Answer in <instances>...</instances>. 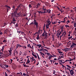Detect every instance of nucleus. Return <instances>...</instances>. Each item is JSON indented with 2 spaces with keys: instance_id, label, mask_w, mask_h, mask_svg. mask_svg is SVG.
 I'll use <instances>...</instances> for the list:
<instances>
[{
  "instance_id": "nucleus-51",
  "label": "nucleus",
  "mask_w": 76,
  "mask_h": 76,
  "mask_svg": "<svg viewBox=\"0 0 76 76\" xmlns=\"http://www.w3.org/2000/svg\"><path fill=\"white\" fill-rule=\"evenodd\" d=\"M10 61H11V63H12V61H13V59H10Z\"/></svg>"
},
{
  "instance_id": "nucleus-9",
  "label": "nucleus",
  "mask_w": 76,
  "mask_h": 76,
  "mask_svg": "<svg viewBox=\"0 0 76 76\" xmlns=\"http://www.w3.org/2000/svg\"><path fill=\"white\" fill-rule=\"evenodd\" d=\"M22 6V4H20V5L18 7V8H19V7H21Z\"/></svg>"
},
{
  "instance_id": "nucleus-20",
  "label": "nucleus",
  "mask_w": 76,
  "mask_h": 76,
  "mask_svg": "<svg viewBox=\"0 0 76 76\" xmlns=\"http://www.w3.org/2000/svg\"><path fill=\"white\" fill-rule=\"evenodd\" d=\"M47 23H50V18H49L48 20H47Z\"/></svg>"
},
{
  "instance_id": "nucleus-2",
  "label": "nucleus",
  "mask_w": 76,
  "mask_h": 76,
  "mask_svg": "<svg viewBox=\"0 0 76 76\" xmlns=\"http://www.w3.org/2000/svg\"><path fill=\"white\" fill-rule=\"evenodd\" d=\"M3 7H5L7 8V12H8L9 10V9H10V7L9 6H8L7 5H5V6H3Z\"/></svg>"
},
{
  "instance_id": "nucleus-5",
  "label": "nucleus",
  "mask_w": 76,
  "mask_h": 76,
  "mask_svg": "<svg viewBox=\"0 0 76 76\" xmlns=\"http://www.w3.org/2000/svg\"><path fill=\"white\" fill-rule=\"evenodd\" d=\"M4 46H3V48H2V49L1 50H0V54H2V53H3V50H4Z\"/></svg>"
},
{
  "instance_id": "nucleus-30",
  "label": "nucleus",
  "mask_w": 76,
  "mask_h": 76,
  "mask_svg": "<svg viewBox=\"0 0 76 76\" xmlns=\"http://www.w3.org/2000/svg\"><path fill=\"white\" fill-rule=\"evenodd\" d=\"M65 26L66 27V28H67V27H69V26L68 25H66Z\"/></svg>"
},
{
  "instance_id": "nucleus-24",
  "label": "nucleus",
  "mask_w": 76,
  "mask_h": 76,
  "mask_svg": "<svg viewBox=\"0 0 76 76\" xmlns=\"http://www.w3.org/2000/svg\"><path fill=\"white\" fill-rule=\"evenodd\" d=\"M66 66H67V67H69V69H70V68H72V67H71L70 66H69V65H67Z\"/></svg>"
},
{
  "instance_id": "nucleus-33",
  "label": "nucleus",
  "mask_w": 76,
  "mask_h": 76,
  "mask_svg": "<svg viewBox=\"0 0 76 76\" xmlns=\"http://www.w3.org/2000/svg\"><path fill=\"white\" fill-rule=\"evenodd\" d=\"M51 58H52L51 57V56H50L48 58L49 60H50V59H51Z\"/></svg>"
},
{
  "instance_id": "nucleus-27",
  "label": "nucleus",
  "mask_w": 76,
  "mask_h": 76,
  "mask_svg": "<svg viewBox=\"0 0 76 76\" xmlns=\"http://www.w3.org/2000/svg\"><path fill=\"white\" fill-rule=\"evenodd\" d=\"M21 33V34H22V35H23V34H25V32H22V31Z\"/></svg>"
},
{
  "instance_id": "nucleus-34",
  "label": "nucleus",
  "mask_w": 76,
  "mask_h": 76,
  "mask_svg": "<svg viewBox=\"0 0 76 76\" xmlns=\"http://www.w3.org/2000/svg\"><path fill=\"white\" fill-rule=\"evenodd\" d=\"M14 13L15 14H16V13H17V11H15H15L14 12Z\"/></svg>"
},
{
  "instance_id": "nucleus-60",
  "label": "nucleus",
  "mask_w": 76,
  "mask_h": 76,
  "mask_svg": "<svg viewBox=\"0 0 76 76\" xmlns=\"http://www.w3.org/2000/svg\"><path fill=\"white\" fill-rule=\"evenodd\" d=\"M54 72H53V74H55V70H54Z\"/></svg>"
},
{
  "instance_id": "nucleus-10",
  "label": "nucleus",
  "mask_w": 76,
  "mask_h": 76,
  "mask_svg": "<svg viewBox=\"0 0 76 76\" xmlns=\"http://www.w3.org/2000/svg\"><path fill=\"white\" fill-rule=\"evenodd\" d=\"M12 22H15L16 21V20H15V18L14 17L12 19Z\"/></svg>"
},
{
  "instance_id": "nucleus-35",
  "label": "nucleus",
  "mask_w": 76,
  "mask_h": 76,
  "mask_svg": "<svg viewBox=\"0 0 76 76\" xmlns=\"http://www.w3.org/2000/svg\"><path fill=\"white\" fill-rule=\"evenodd\" d=\"M47 13V11H44L43 12V13Z\"/></svg>"
},
{
  "instance_id": "nucleus-21",
  "label": "nucleus",
  "mask_w": 76,
  "mask_h": 76,
  "mask_svg": "<svg viewBox=\"0 0 76 76\" xmlns=\"http://www.w3.org/2000/svg\"><path fill=\"white\" fill-rule=\"evenodd\" d=\"M43 47H44L46 49H47V50H49V48H48V47H45V46H42Z\"/></svg>"
},
{
  "instance_id": "nucleus-55",
  "label": "nucleus",
  "mask_w": 76,
  "mask_h": 76,
  "mask_svg": "<svg viewBox=\"0 0 76 76\" xmlns=\"http://www.w3.org/2000/svg\"><path fill=\"white\" fill-rule=\"evenodd\" d=\"M23 75H24V76H26V74L24 73L23 74Z\"/></svg>"
},
{
  "instance_id": "nucleus-15",
  "label": "nucleus",
  "mask_w": 76,
  "mask_h": 76,
  "mask_svg": "<svg viewBox=\"0 0 76 76\" xmlns=\"http://www.w3.org/2000/svg\"><path fill=\"white\" fill-rule=\"evenodd\" d=\"M58 52L59 53H60V54H62L63 53V52H61L59 49H58Z\"/></svg>"
},
{
  "instance_id": "nucleus-11",
  "label": "nucleus",
  "mask_w": 76,
  "mask_h": 76,
  "mask_svg": "<svg viewBox=\"0 0 76 76\" xmlns=\"http://www.w3.org/2000/svg\"><path fill=\"white\" fill-rule=\"evenodd\" d=\"M28 47H29V48H31V49H32V48L31 47V45L30 44H28L27 45Z\"/></svg>"
},
{
  "instance_id": "nucleus-54",
  "label": "nucleus",
  "mask_w": 76,
  "mask_h": 76,
  "mask_svg": "<svg viewBox=\"0 0 76 76\" xmlns=\"http://www.w3.org/2000/svg\"><path fill=\"white\" fill-rule=\"evenodd\" d=\"M41 55L43 57V58H44V56L42 55V54H41Z\"/></svg>"
},
{
  "instance_id": "nucleus-62",
  "label": "nucleus",
  "mask_w": 76,
  "mask_h": 76,
  "mask_svg": "<svg viewBox=\"0 0 76 76\" xmlns=\"http://www.w3.org/2000/svg\"><path fill=\"white\" fill-rule=\"evenodd\" d=\"M67 22L68 23H70V21H69V20H68L67 21Z\"/></svg>"
},
{
  "instance_id": "nucleus-41",
  "label": "nucleus",
  "mask_w": 76,
  "mask_h": 76,
  "mask_svg": "<svg viewBox=\"0 0 76 76\" xmlns=\"http://www.w3.org/2000/svg\"><path fill=\"white\" fill-rule=\"evenodd\" d=\"M43 10H44V11H47V10L45 9H44V8H43Z\"/></svg>"
},
{
  "instance_id": "nucleus-29",
  "label": "nucleus",
  "mask_w": 76,
  "mask_h": 76,
  "mask_svg": "<svg viewBox=\"0 0 76 76\" xmlns=\"http://www.w3.org/2000/svg\"><path fill=\"white\" fill-rule=\"evenodd\" d=\"M19 8L18 7H17V8L16 10H15V11H16L17 12L18 10V9H19Z\"/></svg>"
},
{
  "instance_id": "nucleus-44",
  "label": "nucleus",
  "mask_w": 76,
  "mask_h": 76,
  "mask_svg": "<svg viewBox=\"0 0 76 76\" xmlns=\"http://www.w3.org/2000/svg\"><path fill=\"white\" fill-rule=\"evenodd\" d=\"M45 35V34L44 33H43L42 35L43 36V37H44V35Z\"/></svg>"
},
{
  "instance_id": "nucleus-17",
  "label": "nucleus",
  "mask_w": 76,
  "mask_h": 76,
  "mask_svg": "<svg viewBox=\"0 0 76 76\" xmlns=\"http://www.w3.org/2000/svg\"><path fill=\"white\" fill-rule=\"evenodd\" d=\"M37 47H41V46H42V45H37Z\"/></svg>"
},
{
  "instance_id": "nucleus-26",
  "label": "nucleus",
  "mask_w": 76,
  "mask_h": 76,
  "mask_svg": "<svg viewBox=\"0 0 76 76\" xmlns=\"http://www.w3.org/2000/svg\"><path fill=\"white\" fill-rule=\"evenodd\" d=\"M37 56L38 59H39V55H38V53H37Z\"/></svg>"
},
{
  "instance_id": "nucleus-47",
  "label": "nucleus",
  "mask_w": 76,
  "mask_h": 76,
  "mask_svg": "<svg viewBox=\"0 0 76 76\" xmlns=\"http://www.w3.org/2000/svg\"><path fill=\"white\" fill-rule=\"evenodd\" d=\"M37 12H38V13L39 14H40V13H41V11H37Z\"/></svg>"
},
{
  "instance_id": "nucleus-48",
  "label": "nucleus",
  "mask_w": 76,
  "mask_h": 76,
  "mask_svg": "<svg viewBox=\"0 0 76 76\" xmlns=\"http://www.w3.org/2000/svg\"><path fill=\"white\" fill-rule=\"evenodd\" d=\"M63 27H64V26H63L61 27V29H63Z\"/></svg>"
},
{
  "instance_id": "nucleus-31",
  "label": "nucleus",
  "mask_w": 76,
  "mask_h": 76,
  "mask_svg": "<svg viewBox=\"0 0 76 76\" xmlns=\"http://www.w3.org/2000/svg\"><path fill=\"white\" fill-rule=\"evenodd\" d=\"M45 37H47V34L46 33L45 34Z\"/></svg>"
},
{
  "instance_id": "nucleus-38",
  "label": "nucleus",
  "mask_w": 76,
  "mask_h": 76,
  "mask_svg": "<svg viewBox=\"0 0 76 76\" xmlns=\"http://www.w3.org/2000/svg\"><path fill=\"white\" fill-rule=\"evenodd\" d=\"M8 67H9V66H8L7 65H6V66H5V67L8 68Z\"/></svg>"
},
{
  "instance_id": "nucleus-8",
  "label": "nucleus",
  "mask_w": 76,
  "mask_h": 76,
  "mask_svg": "<svg viewBox=\"0 0 76 76\" xmlns=\"http://www.w3.org/2000/svg\"><path fill=\"white\" fill-rule=\"evenodd\" d=\"M34 53H32V56H34V57L36 58H37V56L34 55Z\"/></svg>"
},
{
  "instance_id": "nucleus-57",
  "label": "nucleus",
  "mask_w": 76,
  "mask_h": 76,
  "mask_svg": "<svg viewBox=\"0 0 76 76\" xmlns=\"http://www.w3.org/2000/svg\"><path fill=\"white\" fill-rule=\"evenodd\" d=\"M68 39H71V37H69L68 38Z\"/></svg>"
},
{
  "instance_id": "nucleus-43",
  "label": "nucleus",
  "mask_w": 76,
  "mask_h": 76,
  "mask_svg": "<svg viewBox=\"0 0 76 76\" xmlns=\"http://www.w3.org/2000/svg\"><path fill=\"white\" fill-rule=\"evenodd\" d=\"M5 76H7V73H6V72H5Z\"/></svg>"
},
{
  "instance_id": "nucleus-18",
  "label": "nucleus",
  "mask_w": 76,
  "mask_h": 76,
  "mask_svg": "<svg viewBox=\"0 0 76 76\" xmlns=\"http://www.w3.org/2000/svg\"><path fill=\"white\" fill-rule=\"evenodd\" d=\"M29 8L30 9H31V8L32 6L31 5V4H29Z\"/></svg>"
},
{
  "instance_id": "nucleus-37",
  "label": "nucleus",
  "mask_w": 76,
  "mask_h": 76,
  "mask_svg": "<svg viewBox=\"0 0 76 76\" xmlns=\"http://www.w3.org/2000/svg\"><path fill=\"white\" fill-rule=\"evenodd\" d=\"M16 27H18V23H16V24L15 25Z\"/></svg>"
},
{
  "instance_id": "nucleus-39",
  "label": "nucleus",
  "mask_w": 76,
  "mask_h": 76,
  "mask_svg": "<svg viewBox=\"0 0 76 76\" xmlns=\"http://www.w3.org/2000/svg\"><path fill=\"white\" fill-rule=\"evenodd\" d=\"M47 53V54L48 56L49 55H51L50 54V53Z\"/></svg>"
},
{
  "instance_id": "nucleus-61",
  "label": "nucleus",
  "mask_w": 76,
  "mask_h": 76,
  "mask_svg": "<svg viewBox=\"0 0 76 76\" xmlns=\"http://www.w3.org/2000/svg\"><path fill=\"white\" fill-rule=\"evenodd\" d=\"M74 25H75V26H76V23H74Z\"/></svg>"
},
{
  "instance_id": "nucleus-53",
  "label": "nucleus",
  "mask_w": 76,
  "mask_h": 76,
  "mask_svg": "<svg viewBox=\"0 0 76 76\" xmlns=\"http://www.w3.org/2000/svg\"><path fill=\"white\" fill-rule=\"evenodd\" d=\"M30 62V61H27V63H29V62Z\"/></svg>"
},
{
  "instance_id": "nucleus-4",
  "label": "nucleus",
  "mask_w": 76,
  "mask_h": 76,
  "mask_svg": "<svg viewBox=\"0 0 76 76\" xmlns=\"http://www.w3.org/2000/svg\"><path fill=\"white\" fill-rule=\"evenodd\" d=\"M72 45H71L70 48L73 47L74 46H75V45H76V44H75V43L74 42H72Z\"/></svg>"
},
{
  "instance_id": "nucleus-7",
  "label": "nucleus",
  "mask_w": 76,
  "mask_h": 76,
  "mask_svg": "<svg viewBox=\"0 0 76 76\" xmlns=\"http://www.w3.org/2000/svg\"><path fill=\"white\" fill-rule=\"evenodd\" d=\"M51 10H50L48 9V10H47V13H51Z\"/></svg>"
},
{
  "instance_id": "nucleus-22",
  "label": "nucleus",
  "mask_w": 76,
  "mask_h": 76,
  "mask_svg": "<svg viewBox=\"0 0 76 76\" xmlns=\"http://www.w3.org/2000/svg\"><path fill=\"white\" fill-rule=\"evenodd\" d=\"M17 33H18L19 34H20V31H19V30H17Z\"/></svg>"
},
{
  "instance_id": "nucleus-3",
  "label": "nucleus",
  "mask_w": 76,
  "mask_h": 76,
  "mask_svg": "<svg viewBox=\"0 0 76 76\" xmlns=\"http://www.w3.org/2000/svg\"><path fill=\"white\" fill-rule=\"evenodd\" d=\"M70 74L71 76H73L74 74V71L73 70V69H71L70 71Z\"/></svg>"
},
{
  "instance_id": "nucleus-19",
  "label": "nucleus",
  "mask_w": 76,
  "mask_h": 76,
  "mask_svg": "<svg viewBox=\"0 0 76 76\" xmlns=\"http://www.w3.org/2000/svg\"><path fill=\"white\" fill-rule=\"evenodd\" d=\"M46 29H48V28H49V27H48L49 26L48 25V26L47 24L46 25Z\"/></svg>"
},
{
  "instance_id": "nucleus-42",
  "label": "nucleus",
  "mask_w": 76,
  "mask_h": 76,
  "mask_svg": "<svg viewBox=\"0 0 76 76\" xmlns=\"http://www.w3.org/2000/svg\"><path fill=\"white\" fill-rule=\"evenodd\" d=\"M44 51H47V52H48V51L47 50V49H43Z\"/></svg>"
},
{
  "instance_id": "nucleus-58",
  "label": "nucleus",
  "mask_w": 76,
  "mask_h": 76,
  "mask_svg": "<svg viewBox=\"0 0 76 76\" xmlns=\"http://www.w3.org/2000/svg\"><path fill=\"white\" fill-rule=\"evenodd\" d=\"M31 24L32 25V24H33V22H32L31 23H30V25H31Z\"/></svg>"
},
{
  "instance_id": "nucleus-14",
  "label": "nucleus",
  "mask_w": 76,
  "mask_h": 76,
  "mask_svg": "<svg viewBox=\"0 0 76 76\" xmlns=\"http://www.w3.org/2000/svg\"><path fill=\"white\" fill-rule=\"evenodd\" d=\"M30 59H31V60H31V61L32 62H33V61H34V60H35V59H33V58H31V57H30Z\"/></svg>"
},
{
  "instance_id": "nucleus-12",
  "label": "nucleus",
  "mask_w": 76,
  "mask_h": 76,
  "mask_svg": "<svg viewBox=\"0 0 76 76\" xmlns=\"http://www.w3.org/2000/svg\"><path fill=\"white\" fill-rule=\"evenodd\" d=\"M9 52L10 53L9 55H12V50H9Z\"/></svg>"
},
{
  "instance_id": "nucleus-36",
  "label": "nucleus",
  "mask_w": 76,
  "mask_h": 76,
  "mask_svg": "<svg viewBox=\"0 0 76 76\" xmlns=\"http://www.w3.org/2000/svg\"><path fill=\"white\" fill-rule=\"evenodd\" d=\"M7 72H8V73H10V70H8V69H7Z\"/></svg>"
},
{
  "instance_id": "nucleus-1",
  "label": "nucleus",
  "mask_w": 76,
  "mask_h": 76,
  "mask_svg": "<svg viewBox=\"0 0 76 76\" xmlns=\"http://www.w3.org/2000/svg\"><path fill=\"white\" fill-rule=\"evenodd\" d=\"M36 20H34V23L33 24L35 25L36 26V28H37V27L38 26V23L36 22Z\"/></svg>"
},
{
  "instance_id": "nucleus-46",
  "label": "nucleus",
  "mask_w": 76,
  "mask_h": 76,
  "mask_svg": "<svg viewBox=\"0 0 76 76\" xmlns=\"http://www.w3.org/2000/svg\"><path fill=\"white\" fill-rule=\"evenodd\" d=\"M23 66L24 67H26V65H25L24 64H23Z\"/></svg>"
},
{
  "instance_id": "nucleus-13",
  "label": "nucleus",
  "mask_w": 76,
  "mask_h": 76,
  "mask_svg": "<svg viewBox=\"0 0 76 76\" xmlns=\"http://www.w3.org/2000/svg\"><path fill=\"white\" fill-rule=\"evenodd\" d=\"M2 42H4V43L5 44L6 43V42H7V41L5 39H4V40Z\"/></svg>"
},
{
  "instance_id": "nucleus-6",
  "label": "nucleus",
  "mask_w": 76,
  "mask_h": 76,
  "mask_svg": "<svg viewBox=\"0 0 76 76\" xmlns=\"http://www.w3.org/2000/svg\"><path fill=\"white\" fill-rule=\"evenodd\" d=\"M40 6V4L39 3H38L37 5L35 7V8H36V9H38V7H39Z\"/></svg>"
},
{
  "instance_id": "nucleus-63",
  "label": "nucleus",
  "mask_w": 76,
  "mask_h": 76,
  "mask_svg": "<svg viewBox=\"0 0 76 76\" xmlns=\"http://www.w3.org/2000/svg\"><path fill=\"white\" fill-rule=\"evenodd\" d=\"M56 22H54L53 23V24H55V23H56Z\"/></svg>"
},
{
  "instance_id": "nucleus-32",
  "label": "nucleus",
  "mask_w": 76,
  "mask_h": 76,
  "mask_svg": "<svg viewBox=\"0 0 76 76\" xmlns=\"http://www.w3.org/2000/svg\"><path fill=\"white\" fill-rule=\"evenodd\" d=\"M51 22H50V23H48V24H47V25H48V26H49V25H50V24H51Z\"/></svg>"
},
{
  "instance_id": "nucleus-23",
  "label": "nucleus",
  "mask_w": 76,
  "mask_h": 76,
  "mask_svg": "<svg viewBox=\"0 0 76 76\" xmlns=\"http://www.w3.org/2000/svg\"><path fill=\"white\" fill-rule=\"evenodd\" d=\"M63 34H64V35H65L66 34V31H64V32Z\"/></svg>"
},
{
  "instance_id": "nucleus-16",
  "label": "nucleus",
  "mask_w": 76,
  "mask_h": 76,
  "mask_svg": "<svg viewBox=\"0 0 76 76\" xmlns=\"http://www.w3.org/2000/svg\"><path fill=\"white\" fill-rule=\"evenodd\" d=\"M39 34H38L37 35V37H36L37 39H39Z\"/></svg>"
},
{
  "instance_id": "nucleus-59",
  "label": "nucleus",
  "mask_w": 76,
  "mask_h": 76,
  "mask_svg": "<svg viewBox=\"0 0 76 76\" xmlns=\"http://www.w3.org/2000/svg\"><path fill=\"white\" fill-rule=\"evenodd\" d=\"M58 64V63H55V64H56V65H57V64Z\"/></svg>"
},
{
  "instance_id": "nucleus-56",
  "label": "nucleus",
  "mask_w": 76,
  "mask_h": 76,
  "mask_svg": "<svg viewBox=\"0 0 76 76\" xmlns=\"http://www.w3.org/2000/svg\"><path fill=\"white\" fill-rule=\"evenodd\" d=\"M43 63H45V64H46V61H44L43 62Z\"/></svg>"
},
{
  "instance_id": "nucleus-52",
  "label": "nucleus",
  "mask_w": 76,
  "mask_h": 76,
  "mask_svg": "<svg viewBox=\"0 0 76 76\" xmlns=\"http://www.w3.org/2000/svg\"><path fill=\"white\" fill-rule=\"evenodd\" d=\"M58 10H59V11H60L61 12V9H60V8H58Z\"/></svg>"
},
{
  "instance_id": "nucleus-28",
  "label": "nucleus",
  "mask_w": 76,
  "mask_h": 76,
  "mask_svg": "<svg viewBox=\"0 0 76 76\" xmlns=\"http://www.w3.org/2000/svg\"><path fill=\"white\" fill-rule=\"evenodd\" d=\"M11 23H13V24H15V22H13L12 21H11Z\"/></svg>"
},
{
  "instance_id": "nucleus-45",
  "label": "nucleus",
  "mask_w": 76,
  "mask_h": 76,
  "mask_svg": "<svg viewBox=\"0 0 76 76\" xmlns=\"http://www.w3.org/2000/svg\"><path fill=\"white\" fill-rule=\"evenodd\" d=\"M62 57H63V56H61L60 58H58L59 59H61V58H62Z\"/></svg>"
},
{
  "instance_id": "nucleus-50",
  "label": "nucleus",
  "mask_w": 76,
  "mask_h": 76,
  "mask_svg": "<svg viewBox=\"0 0 76 76\" xmlns=\"http://www.w3.org/2000/svg\"><path fill=\"white\" fill-rule=\"evenodd\" d=\"M55 16V15H54V14H52V16L53 17L54 16Z\"/></svg>"
},
{
  "instance_id": "nucleus-25",
  "label": "nucleus",
  "mask_w": 76,
  "mask_h": 76,
  "mask_svg": "<svg viewBox=\"0 0 76 76\" xmlns=\"http://www.w3.org/2000/svg\"><path fill=\"white\" fill-rule=\"evenodd\" d=\"M19 45H19V44H18L17 45V46L16 47V49H17V48H18V47H19Z\"/></svg>"
},
{
  "instance_id": "nucleus-49",
  "label": "nucleus",
  "mask_w": 76,
  "mask_h": 76,
  "mask_svg": "<svg viewBox=\"0 0 76 76\" xmlns=\"http://www.w3.org/2000/svg\"><path fill=\"white\" fill-rule=\"evenodd\" d=\"M15 53H16L17 54H18V52L17 51H16Z\"/></svg>"
},
{
  "instance_id": "nucleus-64",
  "label": "nucleus",
  "mask_w": 76,
  "mask_h": 76,
  "mask_svg": "<svg viewBox=\"0 0 76 76\" xmlns=\"http://www.w3.org/2000/svg\"><path fill=\"white\" fill-rule=\"evenodd\" d=\"M72 61V59H70L69 60H68V61Z\"/></svg>"
},
{
  "instance_id": "nucleus-40",
  "label": "nucleus",
  "mask_w": 76,
  "mask_h": 76,
  "mask_svg": "<svg viewBox=\"0 0 76 76\" xmlns=\"http://www.w3.org/2000/svg\"><path fill=\"white\" fill-rule=\"evenodd\" d=\"M3 34V33L1 31H0V35H2Z\"/></svg>"
}]
</instances>
